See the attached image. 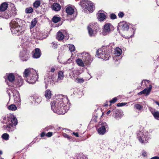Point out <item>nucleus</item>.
Masks as SVG:
<instances>
[{"label": "nucleus", "mask_w": 159, "mask_h": 159, "mask_svg": "<svg viewBox=\"0 0 159 159\" xmlns=\"http://www.w3.org/2000/svg\"><path fill=\"white\" fill-rule=\"evenodd\" d=\"M51 103L52 110L59 115L64 114L69 110L66 104L68 102V99L62 95L54 97Z\"/></svg>", "instance_id": "1"}, {"label": "nucleus", "mask_w": 159, "mask_h": 159, "mask_svg": "<svg viewBox=\"0 0 159 159\" xmlns=\"http://www.w3.org/2000/svg\"><path fill=\"white\" fill-rule=\"evenodd\" d=\"M23 22V21L19 18H16L11 21L10 26L12 33L17 35L23 33L24 29Z\"/></svg>", "instance_id": "2"}, {"label": "nucleus", "mask_w": 159, "mask_h": 159, "mask_svg": "<svg viewBox=\"0 0 159 159\" xmlns=\"http://www.w3.org/2000/svg\"><path fill=\"white\" fill-rule=\"evenodd\" d=\"M23 76L25 80L30 84L35 83L38 78L37 71L32 68L25 69L23 73Z\"/></svg>", "instance_id": "3"}, {"label": "nucleus", "mask_w": 159, "mask_h": 159, "mask_svg": "<svg viewBox=\"0 0 159 159\" xmlns=\"http://www.w3.org/2000/svg\"><path fill=\"white\" fill-rule=\"evenodd\" d=\"M111 51L106 46H103L98 50L96 55L98 57L103 60H107L111 57Z\"/></svg>", "instance_id": "4"}, {"label": "nucleus", "mask_w": 159, "mask_h": 159, "mask_svg": "<svg viewBox=\"0 0 159 159\" xmlns=\"http://www.w3.org/2000/svg\"><path fill=\"white\" fill-rule=\"evenodd\" d=\"M64 77L63 73L60 71L58 73L57 80L56 81L55 80V78L54 76H49L47 78L44 79V83L45 84V88L47 89L48 86L53 85V83L56 82L58 83L60 82V80H62Z\"/></svg>", "instance_id": "5"}, {"label": "nucleus", "mask_w": 159, "mask_h": 159, "mask_svg": "<svg viewBox=\"0 0 159 159\" xmlns=\"http://www.w3.org/2000/svg\"><path fill=\"white\" fill-rule=\"evenodd\" d=\"M80 4L85 12H92L93 10V4L91 2L87 0L81 1Z\"/></svg>", "instance_id": "6"}, {"label": "nucleus", "mask_w": 159, "mask_h": 159, "mask_svg": "<svg viewBox=\"0 0 159 159\" xmlns=\"http://www.w3.org/2000/svg\"><path fill=\"white\" fill-rule=\"evenodd\" d=\"M138 138L139 141L142 143H144V139L145 141L150 138V135L147 131L141 132L140 131L137 134Z\"/></svg>", "instance_id": "7"}, {"label": "nucleus", "mask_w": 159, "mask_h": 159, "mask_svg": "<svg viewBox=\"0 0 159 159\" xmlns=\"http://www.w3.org/2000/svg\"><path fill=\"white\" fill-rule=\"evenodd\" d=\"M98 25L96 23L95 25L93 24H90L88 26V29L89 33L90 36H94L97 33V28Z\"/></svg>", "instance_id": "8"}, {"label": "nucleus", "mask_w": 159, "mask_h": 159, "mask_svg": "<svg viewBox=\"0 0 159 159\" xmlns=\"http://www.w3.org/2000/svg\"><path fill=\"white\" fill-rule=\"evenodd\" d=\"M82 59L84 63L88 64L90 63L92 61V59L90 55L88 53L83 52L81 54Z\"/></svg>", "instance_id": "9"}, {"label": "nucleus", "mask_w": 159, "mask_h": 159, "mask_svg": "<svg viewBox=\"0 0 159 159\" xmlns=\"http://www.w3.org/2000/svg\"><path fill=\"white\" fill-rule=\"evenodd\" d=\"M108 126L105 122H102L101 124V126L98 129V132L99 134L101 135L104 134L106 132V129L108 128Z\"/></svg>", "instance_id": "10"}, {"label": "nucleus", "mask_w": 159, "mask_h": 159, "mask_svg": "<svg viewBox=\"0 0 159 159\" xmlns=\"http://www.w3.org/2000/svg\"><path fill=\"white\" fill-rule=\"evenodd\" d=\"M111 24L110 23L106 24L104 25L102 29V34L104 35H106L109 34L111 32Z\"/></svg>", "instance_id": "11"}, {"label": "nucleus", "mask_w": 159, "mask_h": 159, "mask_svg": "<svg viewBox=\"0 0 159 159\" xmlns=\"http://www.w3.org/2000/svg\"><path fill=\"white\" fill-rule=\"evenodd\" d=\"M20 57L22 61H26L29 58V54L28 52L24 50L20 52Z\"/></svg>", "instance_id": "12"}, {"label": "nucleus", "mask_w": 159, "mask_h": 159, "mask_svg": "<svg viewBox=\"0 0 159 159\" xmlns=\"http://www.w3.org/2000/svg\"><path fill=\"white\" fill-rule=\"evenodd\" d=\"M152 88V86L151 85H150L149 87L148 88V89H147L146 88L143 91L139 93H138V95H140L142 94H145L146 96H148L149 94L151 91Z\"/></svg>", "instance_id": "13"}, {"label": "nucleus", "mask_w": 159, "mask_h": 159, "mask_svg": "<svg viewBox=\"0 0 159 159\" xmlns=\"http://www.w3.org/2000/svg\"><path fill=\"white\" fill-rule=\"evenodd\" d=\"M41 54V53L40 49L39 48H36L34 52L33 57L34 58H38L40 57Z\"/></svg>", "instance_id": "14"}, {"label": "nucleus", "mask_w": 159, "mask_h": 159, "mask_svg": "<svg viewBox=\"0 0 159 159\" xmlns=\"http://www.w3.org/2000/svg\"><path fill=\"white\" fill-rule=\"evenodd\" d=\"M13 93L15 101L16 102H20V99L18 92L15 90L14 91Z\"/></svg>", "instance_id": "15"}, {"label": "nucleus", "mask_w": 159, "mask_h": 159, "mask_svg": "<svg viewBox=\"0 0 159 159\" xmlns=\"http://www.w3.org/2000/svg\"><path fill=\"white\" fill-rule=\"evenodd\" d=\"M152 114L153 115L154 118L156 120H159V111H155L154 109L151 108H149Z\"/></svg>", "instance_id": "16"}, {"label": "nucleus", "mask_w": 159, "mask_h": 159, "mask_svg": "<svg viewBox=\"0 0 159 159\" xmlns=\"http://www.w3.org/2000/svg\"><path fill=\"white\" fill-rule=\"evenodd\" d=\"M8 6V4L6 2L2 3L0 6V13H4V11L7 10Z\"/></svg>", "instance_id": "17"}, {"label": "nucleus", "mask_w": 159, "mask_h": 159, "mask_svg": "<svg viewBox=\"0 0 159 159\" xmlns=\"http://www.w3.org/2000/svg\"><path fill=\"white\" fill-rule=\"evenodd\" d=\"M15 82L17 86L20 87L22 85L23 81L21 76H18L15 79Z\"/></svg>", "instance_id": "18"}, {"label": "nucleus", "mask_w": 159, "mask_h": 159, "mask_svg": "<svg viewBox=\"0 0 159 159\" xmlns=\"http://www.w3.org/2000/svg\"><path fill=\"white\" fill-rule=\"evenodd\" d=\"M69 76L71 78L74 80L78 76V74L76 73V72L75 70H70L69 72Z\"/></svg>", "instance_id": "19"}, {"label": "nucleus", "mask_w": 159, "mask_h": 159, "mask_svg": "<svg viewBox=\"0 0 159 159\" xmlns=\"http://www.w3.org/2000/svg\"><path fill=\"white\" fill-rule=\"evenodd\" d=\"M0 17L6 19H8L11 17V14H10L9 11L4 12V13H0Z\"/></svg>", "instance_id": "20"}, {"label": "nucleus", "mask_w": 159, "mask_h": 159, "mask_svg": "<svg viewBox=\"0 0 159 159\" xmlns=\"http://www.w3.org/2000/svg\"><path fill=\"white\" fill-rule=\"evenodd\" d=\"M111 113H113V116H114V118L118 120L121 117L120 115L118 114V111L116 109H114L111 111Z\"/></svg>", "instance_id": "21"}, {"label": "nucleus", "mask_w": 159, "mask_h": 159, "mask_svg": "<svg viewBox=\"0 0 159 159\" xmlns=\"http://www.w3.org/2000/svg\"><path fill=\"white\" fill-rule=\"evenodd\" d=\"M98 18L100 21H103L106 18L105 14L103 13H99L98 12L97 14Z\"/></svg>", "instance_id": "22"}, {"label": "nucleus", "mask_w": 159, "mask_h": 159, "mask_svg": "<svg viewBox=\"0 0 159 159\" xmlns=\"http://www.w3.org/2000/svg\"><path fill=\"white\" fill-rule=\"evenodd\" d=\"M52 10L55 11H59L61 8V6L57 3H54L52 7Z\"/></svg>", "instance_id": "23"}, {"label": "nucleus", "mask_w": 159, "mask_h": 159, "mask_svg": "<svg viewBox=\"0 0 159 159\" xmlns=\"http://www.w3.org/2000/svg\"><path fill=\"white\" fill-rule=\"evenodd\" d=\"M64 37V35L61 32L59 31L57 33L56 38L58 40H62Z\"/></svg>", "instance_id": "24"}, {"label": "nucleus", "mask_w": 159, "mask_h": 159, "mask_svg": "<svg viewBox=\"0 0 159 159\" xmlns=\"http://www.w3.org/2000/svg\"><path fill=\"white\" fill-rule=\"evenodd\" d=\"M66 12L69 15H71L74 12V9L72 7H69L66 10Z\"/></svg>", "instance_id": "25"}, {"label": "nucleus", "mask_w": 159, "mask_h": 159, "mask_svg": "<svg viewBox=\"0 0 159 159\" xmlns=\"http://www.w3.org/2000/svg\"><path fill=\"white\" fill-rule=\"evenodd\" d=\"M122 52L121 49L119 47H117L115 49V52L114 54L116 56H119L120 55Z\"/></svg>", "instance_id": "26"}, {"label": "nucleus", "mask_w": 159, "mask_h": 159, "mask_svg": "<svg viewBox=\"0 0 159 159\" xmlns=\"http://www.w3.org/2000/svg\"><path fill=\"white\" fill-rule=\"evenodd\" d=\"M33 98L34 99V103L38 104L41 101V98L40 97L35 95Z\"/></svg>", "instance_id": "27"}, {"label": "nucleus", "mask_w": 159, "mask_h": 159, "mask_svg": "<svg viewBox=\"0 0 159 159\" xmlns=\"http://www.w3.org/2000/svg\"><path fill=\"white\" fill-rule=\"evenodd\" d=\"M51 92L49 89L47 90L45 92V96L47 99H49L51 98Z\"/></svg>", "instance_id": "28"}, {"label": "nucleus", "mask_w": 159, "mask_h": 159, "mask_svg": "<svg viewBox=\"0 0 159 159\" xmlns=\"http://www.w3.org/2000/svg\"><path fill=\"white\" fill-rule=\"evenodd\" d=\"M11 123H10V124H11L13 126L14 125L15 126L17 124V119L15 117L13 116L11 117Z\"/></svg>", "instance_id": "29"}, {"label": "nucleus", "mask_w": 159, "mask_h": 159, "mask_svg": "<svg viewBox=\"0 0 159 159\" xmlns=\"http://www.w3.org/2000/svg\"><path fill=\"white\" fill-rule=\"evenodd\" d=\"M7 79L10 82H12L15 80V76L12 73H10L7 76Z\"/></svg>", "instance_id": "30"}, {"label": "nucleus", "mask_w": 159, "mask_h": 159, "mask_svg": "<svg viewBox=\"0 0 159 159\" xmlns=\"http://www.w3.org/2000/svg\"><path fill=\"white\" fill-rule=\"evenodd\" d=\"M77 64L80 66L83 67L84 66V63L83 60L80 58L77 59L76 60Z\"/></svg>", "instance_id": "31"}, {"label": "nucleus", "mask_w": 159, "mask_h": 159, "mask_svg": "<svg viewBox=\"0 0 159 159\" xmlns=\"http://www.w3.org/2000/svg\"><path fill=\"white\" fill-rule=\"evenodd\" d=\"M13 125L11 124H9L7 125L6 129L9 132H12L14 130Z\"/></svg>", "instance_id": "32"}, {"label": "nucleus", "mask_w": 159, "mask_h": 159, "mask_svg": "<svg viewBox=\"0 0 159 159\" xmlns=\"http://www.w3.org/2000/svg\"><path fill=\"white\" fill-rule=\"evenodd\" d=\"M10 14H11V16H15L16 14L15 8H12L11 10L9 11Z\"/></svg>", "instance_id": "33"}, {"label": "nucleus", "mask_w": 159, "mask_h": 159, "mask_svg": "<svg viewBox=\"0 0 159 159\" xmlns=\"http://www.w3.org/2000/svg\"><path fill=\"white\" fill-rule=\"evenodd\" d=\"M121 28L123 30H127L129 29V26L126 23H123L121 25Z\"/></svg>", "instance_id": "34"}, {"label": "nucleus", "mask_w": 159, "mask_h": 159, "mask_svg": "<svg viewBox=\"0 0 159 159\" xmlns=\"http://www.w3.org/2000/svg\"><path fill=\"white\" fill-rule=\"evenodd\" d=\"M37 23V20L35 18L32 20L31 22V25H30V28L31 29L33 28L36 25Z\"/></svg>", "instance_id": "35"}, {"label": "nucleus", "mask_w": 159, "mask_h": 159, "mask_svg": "<svg viewBox=\"0 0 159 159\" xmlns=\"http://www.w3.org/2000/svg\"><path fill=\"white\" fill-rule=\"evenodd\" d=\"M74 81L78 83H82L84 82V80L82 78H78V76L77 78Z\"/></svg>", "instance_id": "36"}, {"label": "nucleus", "mask_w": 159, "mask_h": 159, "mask_svg": "<svg viewBox=\"0 0 159 159\" xmlns=\"http://www.w3.org/2000/svg\"><path fill=\"white\" fill-rule=\"evenodd\" d=\"M60 18L58 17L54 16L52 18V21L55 23H56L60 20Z\"/></svg>", "instance_id": "37"}, {"label": "nucleus", "mask_w": 159, "mask_h": 159, "mask_svg": "<svg viewBox=\"0 0 159 159\" xmlns=\"http://www.w3.org/2000/svg\"><path fill=\"white\" fill-rule=\"evenodd\" d=\"M9 110L15 111L17 109L16 107L14 104H11L8 107Z\"/></svg>", "instance_id": "38"}, {"label": "nucleus", "mask_w": 159, "mask_h": 159, "mask_svg": "<svg viewBox=\"0 0 159 159\" xmlns=\"http://www.w3.org/2000/svg\"><path fill=\"white\" fill-rule=\"evenodd\" d=\"M40 1L39 0L36 1L33 4V5L34 7L35 8H38L40 5Z\"/></svg>", "instance_id": "39"}, {"label": "nucleus", "mask_w": 159, "mask_h": 159, "mask_svg": "<svg viewBox=\"0 0 159 159\" xmlns=\"http://www.w3.org/2000/svg\"><path fill=\"white\" fill-rule=\"evenodd\" d=\"M69 49L71 52L75 50V48L74 45L70 44L69 45Z\"/></svg>", "instance_id": "40"}, {"label": "nucleus", "mask_w": 159, "mask_h": 159, "mask_svg": "<svg viewBox=\"0 0 159 159\" xmlns=\"http://www.w3.org/2000/svg\"><path fill=\"white\" fill-rule=\"evenodd\" d=\"M134 107L136 108V109H137L138 110H140L142 109L143 107L142 105L139 104H136L134 105Z\"/></svg>", "instance_id": "41"}, {"label": "nucleus", "mask_w": 159, "mask_h": 159, "mask_svg": "<svg viewBox=\"0 0 159 159\" xmlns=\"http://www.w3.org/2000/svg\"><path fill=\"white\" fill-rule=\"evenodd\" d=\"M2 138L6 140H7L9 139V135L6 133L2 135Z\"/></svg>", "instance_id": "42"}, {"label": "nucleus", "mask_w": 159, "mask_h": 159, "mask_svg": "<svg viewBox=\"0 0 159 159\" xmlns=\"http://www.w3.org/2000/svg\"><path fill=\"white\" fill-rule=\"evenodd\" d=\"M33 11V9L31 7L27 8L25 9V12L26 13H30Z\"/></svg>", "instance_id": "43"}, {"label": "nucleus", "mask_w": 159, "mask_h": 159, "mask_svg": "<svg viewBox=\"0 0 159 159\" xmlns=\"http://www.w3.org/2000/svg\"><path fill=\"white\" fill-rule=\"evenodd\" d=\"M110 17L111 19H114L116 18L117 16L115 14L112 13L110 15Z\"/></svg>", "instance_id": "44"}, {"label": "nucleus", "mask_w": 159, "mask_h": 159, "mask_svg": "<svg viewBox=\"0 0 159 159\" xmlns=\"http://www.w3.org/2000/svg\"><path fill=\"white\" fill-rule=\"evenodd\" d=\"M118 16L120 18H122L124 16V14L123 12H120L118 14Z\"/></svg>", "instance_id": "45"}, {"label": "nucleus", "mask_w": 159, "mask_h": 159, "mask_svg": "<svg viewBox=\"0 0 159 159\" xmlns=\"http://www.w3.org/2000/svg\"><path fill=\"white\" fill-rule=\"evenodd\" d=\"M117 100V99L116 98H114L112 100L110 101L109 102L111 104L114 103Z\"/></svg>", "instance_id": "46"}, {"label": "nucleus", "mask_w": 159, "mask_h": 159, "mask_svg": "<svg viewBox=\"0 0 159 159\" xmlns=\"http://www.w3.org/2000/svg\"><path fill=\"white\" fill-rule=\"evenodd\" d=\"M127 104V103L124 102V103H118L117 104V106L118 107H121L124 106L125 105Z\"/></svg>", "instance_id": "47"}, {"label": "nucleus", "mask_w": 159, "mask_h": 159, "mask_svg": "<svg viewBox=\"0 0 159 159\" xmlns=\"http://www.w3.org/2000/svg\"><path fill=\"white\" fill-rule=\"evenodd\" d=\"M52 47L54 48H56L57 47V43L54 42L52 43Z\"/></svg>", "instance_id": "48"}, {"label": "nucleus", "mask_w": 159, "mask_h": 159, "mask_svg": "<svg viewBox=\"0 0 159 159\" xmlns=\"http://www.w3.org/2000/svg\"><path fill=\"white\" fill-rule=\"evenodd\" d=\"M52 132H49L47 133L46 136L48 137H50L52 136Z\"/></svg>", "instance_id": "49"}, {"label": "nucleus", "mask_w": 159, "mask_h": 159, "mask_svg": "<svg viewBox=\"0 0 159 159\" xmlns=\"http://www.w3.org/2000/svg\"><path fill=\"white\" fill-rule=\"evenodd\" d=\"M63 135L64 137L66 138H67L68 139H70V137L68 135L66 134H63Z\"/></svg>", "instance_id": "50"}, {"label": "nucleus", "mask_w": 159, "mask_h": 159, "mask_svg": "<svg viewBox=\"0 0 159 159\" xmlns=\"http://www.w3.org/2000/svg\"><path fill=\"white\" fill-rule=\"evenodd\" d=\"M150 159H159V157L158 156H155L151 158Z\"/></svg>", "instance_id": "51"}, {"label": "nucleus", "mask_w": 159, "mask_h": 159, "mask_svg": "<svg viewBox=\"0 0 159 159\" xmlns=\"http://www.w3.org/2000/svg\"><path fill=\"white\" fill-rule=\"evenodd\" d=\"M73 134L76 137H79V134L78 133H73Z\"/></svg>", "instance_id": "52"}, {"label": "nucleus", "mask_w": 159, "mask_h": 159, "mask_svg": "<svg viewBox=\"0 0 159 159\" xmlns=\"http://www.w3.org/2000/svg\"><path fill=\"white\" fill-rule=\"evenodd\" d=\"M75 159H85L84 157H81V156H79L77 158Z\"/></svg>", "instance_id": "53"}, {"label": "nucleus", "mask_w": 159, "mask_h": 159, "mask_svg": "<svg viewBox=\"0 0 159 159\" xmlns=\"http://www.w3.org/2000/svg\"><path fill=\"white\" fill-rule=\"evenodd\" d=\"M45 133L44 132H43L41 134V137H43V136H45Z\"/></svg>", "instance_id": "54"}, {"label": "nucleus", "mask_w": 159, "mask_h": 159, "mask_svg": "<svg viewBox=\"0 0 159 159\" xmlns=\"http://www.w3.org/2000/svg\"><path fill=\"white\" fill-rule=\"evenodd\" d=\"M57 0H49V2L51 4L52 3L54 2H55Z\"/></svg>", "instance_id": "55"}, {"label": "nucleus", "mask_w": 159, "mask_h": 159, "mask_svg": "<svg viewBox=\"0 0 159 159\" xmlns=\"http://www.w3.org/2000/svg\"><path fill=\"white\" fill-rule=\"evenodd\" d=\"M55 69L54 68H51V71L52 72H54L55 71Z\"/></svg>", "instance_id": "56"}, {"label": "nucleus", "mask_w": 159, "mask_h": 159, "mask_svg": "<svg viewBox=\"0 0 159 159\" xmlns=\"http://www.w3.org/2000/svg\"><path fill=\"white\" fill-rule=\"evenodd\" d=\"M142 155H143L144 156H146L147 155L146 152H144L143 153Z\"/></svg>", "instance_id": "57"}, {"label": "nucleus", "mask_w": 159, "mask_h": 159, "mask_svg": "<svg viewBox=\"0 0 159 159\" xmlns=\"http://www.w3.org/2000/svg\"><path fill=\"white\" fill-rule=\"evenodd\" d=\"M155 103L157 104V105L159 106V102H157V101H155Z\"/></svg>", "instance_id": "58"}, {"label": "nucleus", "mask_w": 159, "mask_h": 159, "mask_svg": "<svg viewBox=\"0 0 159 159\" xmlns=\"http://www.w3.org/2000/svg\"><path fill=\"white\" fill-rule=\"evenodd\" d=\"M111 112V111L110 110L108 111L107 113V114L108 115Z\"/></svg>", "instance_id": "59"}, {"label": "nucleus", "mask_w": 159, "mask_h": 159, "mask_svg": "<svg viewBox=\"0 0 159 159\" xmlns=\"http://www.w3.org/2000/svg\"><path fill=\"white\" fill-rule=\"evenodd\" d=\"M146 81V80H144V81H142V84H143L144 82L145 83Z\"/></svg>", "instance_id": "60"}, {"label": "nucleus", "mask_w": 159, "mask_h": 159, "mask_svg": "<svg viewBox=\"0 0 159 159\" xmlns=\"http://www.w3.org/2000/svg\"><path fill=\"white\" fill-rule=\"evenodd\" d=\"M2 151L0 150V155L2 154Z\"/></svg>", "instance_id": "61"}, {"label": "nucleus", "mask_w": 159, "mask_h": 159, "mask_svg": "<svg viewBox=\"0 0 159 159\" xmlns=\"http://www.w3.org/2000/svg\"><path fill=\"white\" fill-rule=\"evenodd\" d=\"M108 105L107 104H105L104 106H107Z\"/></svg>", "instance_id": "62"}, {"label": "nucleus", "mask_w": 159, "mask_h": 159, "mask_svg": "<svg viewBox=\"0 0 159 159\" xmlns=\"http://www.w3.org/2000/svg\"><path fill=\"white\" fill-rule=\"evenodd\" d=\"M8 95L9 96V97H10V93H8Z\"/></svg>", "instance_id": "63"}]
</instances>
